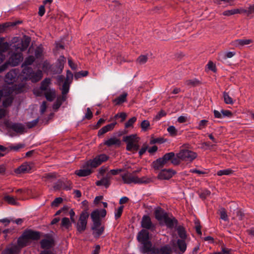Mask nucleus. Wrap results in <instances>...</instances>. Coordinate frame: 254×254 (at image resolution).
<instances>
[{"label": "nucleus", "instance_id": "41", "mask_svg": "<svg viewBox=\"0 0 254 254\" xmlns=\"http://www.w3.org/2000/svg\"><path fill=\"white\" fill-rule=\"evenodd\" d=\"M35 61V58L33 56H29L28 58H27L25 61H24V63L22 64V66H25L24 67H27V65H31L33 64V63Z\"/></svg>", "mask_w": 254, "mask_h": 254}, {"label": "nucleus", "instance_id": "30", "mask_svg": "<svg viewBox=\"0 0 254 254\" xmlns=\"http://www.w3.org/2000/svg\"><path fill=\"white\" fill-rule=\"evenodd\" d=\"M31 39L29 37H25L24 39L22 40L20 43V46L17 47V49H20L21 51L25 50L28 47Z\"/></svg>", "mask_w": 254, "mask_h": 254}, {"label": "nucleus", "instance_id": "4", "mask_svg": "<svg viewBox=\"0 0 254 254\" xmlns=\"http://www.w3.org/2000/svg\"><path fill=\"white\" fill-rule=\"evenodd\" d=\"M123 140L127 143L126 149L127 150L134 152L138 150L139 138L136 134L125 136Z\"/></svg>", "mask_w": 254, "mask_h": 254}, {"label": "nucleus", "instance_id": "7", "mask_svg": "<svg viewBox=\"0 0 254 254\" xmlns=\"http://www.w3.org/2000/svg\"><path fill=\"white\" fill-rule=\"evenodd\" d=\"M89 215L87 211H84L81 213L78 221L76 224V229L79 233H82L86 230Z\"/></svg>", "mask_w": 254, "mask_h": 254}, {"label": "nucleus", "instance_id": "23", "mask_svg": "<svg viewBox=\"0 0 254 254\" xmlns=\"http://www.w3.org/2000/svg\"><path fill=\"white\" fill-rule=\"evenodd\" d=\"M167 227L169 228H173L177 225L178 221L174 217L170 218L168 215L165 218L163 221Z\"/></svg>", "mask_w": 254, "mask_h": 254}, {"label": "nucleus", "instance_id": "45", "mask_svg": "<svg viewBox=\"0 0 254 254\" xmlns=\"http://www.w3.org/2000/svg\"><path fill=\"white\" fill-rule=\"evenodd\" d=\"M239 9H232L231 10H228L224 11L223 12V15L225 16H230L232 15H234L235 14L238 13L239 12Z\"/></svg>", "mask_w": 254, "mask_h": 254}, {"label": "nucleus", "instance_id": "10", "mask_svg": "<svg viewBox=\"0 0 254 254\" xmlns=\"http://www.w3.org/2000/svg\"><path fill=\"white\" fill-rule=\"evenodd\" d=\"M172 250L168 245L162 247L160 249L152 247L147 254H171Z\"/></svg>", "mask_w": 254, "mask_h": 254}, {"label": "nucleus", "instance_id": "63", "mask_svg": "<svg viewBox=\"0 0 254 254\" xmlns=\"http://www.w3.org/2000/svg\"><path fill=\"white\" fill-rule=\"evenodd\" d=\"M236 215L239 217V219L240 220H243L244 217V213L239 209H237L236 211Z\"/></svg>", "mask_w": 254, "mask_h": 254}, {"label": "nucleus", "instance_id": "29", "mask_svg": "<svg viewBox=\"0 0 254 254\" xmlns=\"http://www.w3.org/2000/svg\"><path fill=\"white\" fill-rule=\"evenodd\" d=\"M165 165H164L162 161L160 159V158L157 159V160L154 161L152 164L151 167L155 170L158 171L160 169H162L164 167Z\"/></svg>", "mask_w": 254, "mask_h": 254}, {"label": "nucleus", "instance_id": "14", "mask_svg": "<svg viewBox=\"0 0 254 254\" xmlns=\"http://www.w3.org/2000/svg\"><path fill=\"white\" fill-rule=\"evenodd\" d=\"M137 176L129 172L122 175V180L125 184H136Z\"/></svg>", "mask_w": 254, "mask_h": 254}, {"label": "nucleus", "instance_id": "6", "mask_svg": "<svg viewBox=\"0 0 254 254\" xmlns=\"http://www.w3.org/2000/svg\"><path fill=\"white\" fill-rule=\"evenodd\" d=\"M182 161L191 162L197 157L196 153L188 149H182L177 154Z\"/></svg>", "mask_w": 254, "mask_h": 254}, {"label": "nucleus", "instance_id": "56", "mask_svg": "<svg viewBox=\"0 0 254 254\" xmlns=\"http://www.w3.org/2000/svg\"><path fill=\"white\" fill-rule=\"evenodd\" d=\"M63 200L62 197H57L52 202L51 206L53 207H57L60 203L62 202Z\"/></svg>", "mask_w": 254, "mask_h": 254}, {"label": "nucleus", "instance_id": "2", "mask_svg": "<svg viewBox=\"0 0 254 254\" xmlns=\"http://www.w3.org/2000/svg\"><path fill=\"white\" fill-rule=\"evenodd\" d=\"M137 239L143 246L141 248V252L144 254H147L152 247V243L149 241V232L147 230L143 229L138 234Z\"/></svg>", "mask_w": 254, "mask_h": 254}, {"label": "nucleus", "instance_id": "53", "mask_svg": "<svg viewBox=\"0 0 254 254\" xmlns=\"http://www.w3.org/2000/svg\"><path fill=\"white\" fill-rule=\"evenodd\" d=\"M220 218L224 221L228 220V216L226 210L224 208H222L220 210Z\"/></svg>", "mask_w": 254, "mask_h": 254}, {"label": "nucleus", "instance_id": "33", "mask_svg": "<svg viewBox=\"0 0 254 254\" xmlns=\"http://www.w3.org/2000/svg\"><path fill=\"white\" fill-rule=\"evenodd\" d=\"M177 245L180 251L181 252V254H183L186 250L187 248V245L185 242V239L178 240Z\"/></svg>", "mask_w": 254, "mask_h": 254}, {"label": "nucleus", "instance_id": "20", "mask_svg": "<svg viewBox=\"0 0 254 254\" xmlns=\"http://www.w3.org/2000/svg\"><path fill=\"white\" fill-rule=\"evenodd\" d=\"M101 225V223L98 224L97 226H95V224H93L91 229L93 231V235L95 237H99L103 233L104 228Z\"/></svg>", "mask_w": 254, "mask_h": 254}, {"label": "nucleus", "instance_id": "16", "mask_svg": "<svg viewBox=\"0 0 254 254\" xmlns=\"http://www.w3.org/2000/svg\"><path fill=\"white\" fill-rule=\"evenodd\" d=\"M253 42L252 39H237L232 42L233 46L241 48L244 46L249 45Z\"/></svg>", "mask_w": 254, "mask_h": 254}, {"label": "nucleus", "instance_id": "47", "mask_svg": "<svg viewBox=\"0 0 254 254\" xmlns=\"http://www.w3.org/2000/svg\"><path fill=\"white\" fill-rule=\"evenodd\" d=\"M88 72L86 70H82L79 72H76L74 74V78L76 79H78V78L81 77H84L88 75Z\"/></svg>", "mask_w": 254, "mask_h": 254}, {"label": "nucleus", "instance_id": "36", "mask_svg": "<svg viewBox=\"0 0 254 254\" xmlns=\"http://www.w3.org/2000/svg\"><path fill=\"white\" fill-rule=\"evenodd\" d=\"M4 199L9 204L15 205H18V203L17 202L16 199L13 196L6 195L4 196Z\"/></svg>", "mask_w": 254, "mask_h": 254}, {"label": "nucleus", "instance_id": "51", "mask_svg": "<svg viewBox=\"0 0 254 254\" xmlns=\"http://www.w3.org/2000/svg\"><path fill=\"white\" fill-rule=\"evenodd\" d=\"M9 48V44L7 42L0 43V52L3 53L7 51Z\"/></svg>", "mask_w": 254, "mask_h": 254}, {"label": "nucleus", "instance_id": "28", "mask_svg": "<svg viewBox=\"0 0 254 254\" xmlns=\"http://www.w3.org/2000/svg\"><path fill=\"white\" fill-rule=\"evenodd\" d=\"M45 96L48 101L50 102L53 101L56 96L55 90L49 89V90L45 91Z\"/></svg>", "mask_w": 254, "mask_h": 254}, {"label": "nucleus", "instance_id": "50", "mask_svg": "<svg viewBox=\"0 0 254 254\" xmlns=\"http://www.w3.org/2000/svg\"><path fill=\"white\" fill-rule=\"evenodd\" d=\"M208 122V121L206 120H201L199 122V123L198 124V127H197L196 128L200 130H201V129L205 128L207 125Z\"/></svg>", "mask_w": 254, "mask_h": 254}, {"label": "nucleus", "instance_id": "24", "mask_svg": "<svg viewBox=\"0 0 254 254\" xmlns=\"http://www.w3.org/2000/svg\"><path fill=\"white\" fill-rule=\"evenodd\" d=\"M91 218L93 224H95V226L98 225V224H99V223H101L99 210L96 209L94 210L91 213Z\"/></svg>", "mask_w": 254, "mask_h": 254}, {"label": "nucleus", "instance_id": "12", "mask_svg": "<svg viewBox=\"0 0 254 254\" xmlns=\"http://www.w3.org/2000/svg\"><path fill=\"white\" fill-rule=\"evenodd\" d=\"M176 173L173 169H163L158 175L157 178L159 180H169Z\"/></svg>", "mask_w": 254, "mask_h": 254}, {"label": "nucleus", "instance_id": "11", "mask_svg": "<svg viewBox=\"0 0 254 254\" xmlns=\"http://www.w3.org/2000/svg\"><path fill=\"white\" fill-rule=\"evenodd\" d=\"M141 225L142 228L147 230L153 231L155 229V225L152 223L150 217L148 215L142 217Z\"/></svg>", "mask_w": 254, "mask_h": 254}, {"label": "nucleus", "instance_id": "35", "mask_svg": "<svg viewBox=\"0 0 254 254\" xmlns=\"http://www.w3.org/2000/svg\"><path fill=\"white\" fill-rule=\"evenodd\" d=\"M61 226L66 229H69L71 227V223L69 218L64 217L62 219Z\"/></svg>", "mask_w": 254, "mask_h": 254}, {"label": "nucleus", "instance_id": "55", "mask_svg": "<svg viewBox=\"0 0 254 254\" xmlns=\"http://www.w3.org/2000/svg\"><path fill=\"white\" fill-rule=\"evenodd\" d=\"M127 115L126 113H125L124 112H122V113H118V114H116L114 116V119L116 120L118 118H120L121 119V121L122 122H123V121H124L125 120V119L127 118Z\"/></svg>", "mask_w": 254, "mask_h": 254}, {"label": "nucleus", "instance_id": "31", "mask_svg": "<svg viewBox=\"0 0 254 254\" xmlns=\"http://www.w3.org/2000/svg\"><path fill=\"white\" fill-rule=\"evenodd\" d=\"M175 153L173 152L166 153L162 157L160 158L164 165H165L169 161L171 160L175 156Z\"/></svg>", "mask_w": 254, "mask_h": 254}, {"label": "nucleus", "instance_id": "13", "mask_svg": "<svg viewBox=\"0 0 254 254\" xmlns=\"http://www.w3.org/2000/svg\"><path fill=\"white\" fill-rule=\"evenodd\" d=\"M23 60L21 53H13L8 59L9 64L12 66L17 65Z\"/></svg>", "mask_w": 254, "mask_h": 254}, {"label": "nucleus", "instance_id": "52", "mask_svg": "<svg viewBox=\"0 0 254 254\" xmlns=\"http://www.w3.org/2000/svg\"><path fill=\"white\" fill-rule=\"evenodd\" d=\"M137 118L135 117H133L130 118L125 125L126 128H128L131 127L133 124L136 121Z\"/></svg>", "mask_w": 254, "mask_h": 254}, {"label": "nucleus", "instance_id": "5", "mask_svg": "<svg viewBox=\"0 0 254 254\" xmlns=\"http://www.w3.org/2000/svg\"><path fill=\"white\" fill-rule=\"evenodd\" d=\"M109 157L105 154H101L97 155L93 159H90L85 162V167H90V168H96L102 163L106 162Z\"/></svg>", "mask_w": 254, "mask_h": 254}, {"label": "nucleus", "instance_id": "39", "mask_svg": "<svg viewBox=\"0 0 254 254\" xmlns=\"http://www.w3.org/2000/svg\"><path fill=\"white\" fill-rule=\"evenodd\" d=\"M148 59L147 55H142L138 57L136 59V62L139 64H143L147 62Z\"/></svg>", "mask_w": 254, "mask_h": 254}, {"label": "nucleus", "instance_id": "27", "mask_svg": "<svg viewBox=\"0 0 254 254\" xmlns=\"http://www.w3.org/2000/svg\"><path fill=\"white\" fill-rule=\"evenodd\" d=\"M127 93L126 92L123 93L122 94L120 95L119 97L113 100V102L116 105H120L127 101Z\"/></svg>", "mask_w": 254, "mask_h": 254}, {"label": "nucleus", "instance_id": "44", "mask_svg": "<svg viewBox=\"0 0 254 254\" xmlns=\"http://www.w3.org/2000/svg\"><path fill=\"white\" fill-rule=\"evenodd\" d=\"M223 98L224 102L227 104H233L234 102L232 98L226 92L223 93Z\"/></svg>", "mask_w": 254, "mask_h": 254}, {"label": "nucleus", "instance_id": "21", "mask_svg": "<svg viewBox=\"0 0 254 254\" xmlns=\"http://www.w3.org/2000/svg\"><path fill=\"white\" fill-rule=\"evenodd\" d=\"M31 170V167L27 162L23 163L18 168L15 169V173L16 174L26 173Z\"/></svg>", "mask_w": 254, "mask_h": 254}, {"label": "nucleus", "instance_id": "60", "mask_svg": "<svg viewBox=\"0 0 254 254\" xmlns=\"http://www.w3.org/2000/svg\"><path fill=\"white\" fill-rule=\"evenodd\" d=\"M38 122V119L34 120L31 122H28L27 123V126L29 128H32L33 127H35L37 124Z\"/></svg>", "mask_w": 254, "mask_h": 254}, {"label": "nucleus", "instance_id": "15", "mask_svg": "<svg viewBox=\"0 0 254 254\" xmlns=\"http://www.w3.org/2000/svg\"><path fill=\"white\" fill-rule=\"evenodd\" d=\"M40 244L42 249H50L54 245V241L52 238L48 237L42 240Z\"/></svg>", "mask_w": 254, "mask_h": 254}, {"label": "nucleus", "instance_id": "9", "mask_svg": "<svg viewBox=\"0 0 254 254\" xmlns=\"http://www.w3.org/2000/svg\"><path fill=\"white\" fill-rule=\"evenodd\" d=\"M19 74V70L13 69L10 70L5 76L4 81L8 84H12L16 81Z\"/></svg>", "mask_w": 254, "mask_h": 254}, {"label": "nucleus", "instance_id": "17", "mask_svg": "<svg viewBox=\"0 0 254 254\" xmlns=\"http://www.w3.org/2000/svg\"><path fill=\"white\" fill-rule=\"evenodd\" d=\"M85 163L83 165V169L76 170L75 172L76 175L79 177H86L92 173V170L90 167H85Z\"/></svg>", "mask_w": 254, "mask_h": 254}, {"label": "nucleus", "instance_id": "3", "mask_svg": "<svg viewBox=\"0 0 254 254\" xmlns=\"http://www.w3.org/2000/svg\"><path fill=\"white\" fill-rule=\"evenodd\" d=\"M22 73L24 75V79L31 80L33 82H37L42 78L43 73L41 70H38L34 72L31 67H24L22 70Z\"/></svg>", "mask_w": 254, "mask_h": 254}, {"label": "nucleus", "instance_id": "46", "mask_svg": "<svg viewBox=\"0 0 254 254\" xmlns=\"http://www.w3.org/2000/svg\"><path fill=\"white\" fill-rule=\"evenodd\" d=\"M13 100V98L11 96L6 98L2 102L3 107H7L9 106L12 104Z\"/></svg>", "mask_w": 254, "mask_h": 254}, {"label": "nucleus", "instance_id": "18", "mask_svg": "<svg viewBox=\"0 0 254 254\" xmlns=\"http://www.w3.org/2000/svg\"><path fill=\"white\" fill-rule=\"evenodd\" d=\"M111 177L110 174H107L105 177H103L101 180L98 181L96 182V185L97 186H104L106 188H107L110 185V180Z\"/></svg>", "mask_w": 254, "mask_h": 254}, {"label": "nucleus", "instance_id": "49", "mask_svg": "<svg viewBox=\"0 0 254 254\" xmlns=\"http://www.w3.org/2000/svg\"><path fill=\"white\" fill-rule=\"evenodd\" d=\"M141 127L143 131H146L150 127V123L147 120H144L141 123Z\"/></svg>", "mask_w": 254, "mask_h": 254}, {"label": "nucleus", "instance_id": "54", "mask_svg": "<svg viewBox=\"0 0 254 254\" xmlns=\"http://www.w3.org/2000/svg\"><path fill=\"white\" fill-rule=\"evenodd\" d=\"M123 209H124V206H121L118 208V209L115 212V217L116 219H118L121 216V215L123 211Z\"/></svg>", "mask_w": 254, "mask_h": 254}, {"label": "nucleus", "instance_id": "42", "mask_svg": "<svg viewBox=\"0 0 254 254\" xmlns=\"http://www.w3.org/2000/svg\"><path fill=\"white\" fill-rule=\"evenodd\" d=\"M233 172V171L231 169H224L218 171L217 173V175L219 176L229 175L232 174Z\"/></svg>", "mask_w": 254, "mask_h": 254}, {"label": "nucleus", "instance_id": "62", "mask_svg": "<svg viewBox=\"0 0 254 254\" xmlns=\"http://www.w3.org/2000/svg\"><path fill=\"white\" fill-rule=\"evenodd\" d=\"M195 230H196L197 233L199 235H201V226L200 225L199 222L196 221L195 222Z\"/></svg>", "mask_w": 254, "mask_h": 254}, {"label": "nucleus", "instance_id": "1", "mask_svg": "<svg viewBox=\"0 0 254 254\" xmlns=\"http://www.w3.org/2000/svg\"><path fill=\"white\" fill-rule=\"evenodd\" d=\"M40 234L38 232L31 230L25 231L22 235L18 239L17 247L19 249V252L21 248L29 245L31 240H37L40 239Z\"/></svg>", "mask_w": 254, "mask_h": 254}, {"label": "nucleus", "instance_id": "34", "mask_svg": "<svg viewBox=\"0 0 254 254\" xmlns=\"http://www.w3.org/2000/svg\"><path fill=\"white\" fill-rule=\"evenodd\" d=\"M152 182L151 178H148L147 176H143L141 178L137 177L136 184H147Z\"/></svg>", "mask_w": 254, "mask_h": 254}, {"label": "nucleus", "instance_id": "8", "mask_svg": "<svg viewBox=\"0 0 254 254\" xmlns=\"http://www.w3.org/2000/svg\"><path fill=\"white\" fill-rule=\"evenodd\" d=\"M6 127L17 133L23 134L25 132L24 126L21 123L8 122L6 123Z\"/></svg>", "mask_w": 254, "mask_h": 254}, {"label": "nucleus", "instance_id": "37", "mask_svg": "<svg viewBox=\"0 0 254 254\" xmlns=\"http://www.w3.org/2000/svg\"><path fill=\"white\" fill-rule=\"evenodd\" d=\"M25 145L24 143H18L15 145H10L8 148L10 150L14 151H18L20 149L25 147Z\"/></svg>", "mask_w": 254, "mask_h": 254}, {"label": "nucleus", "instance_id": "64", "mask_svg": "<svg viewBox=\"0 0 254 254\" xmlns=\"http://www.w3.org/2000/svg\"><path fill=\"white\" fill-rule=\"evenodd\" d=\"M207 67L208 69H210L213 71H215L216 69L215 65L213 64V62L210 61L207 64Z\"/></svg>", "mask_w": 254, "mask_h": 254}, {"label": "nucleus", "instance_id": "58", "mask_svg": "<svg viewBox=\"0 0 254 254\" xmlns=\"http://www.w3.org/2000/svg\"><path fill=\"white\" fill-rule=\"evenodd\" d=\"M166 115V113L164 111L161 110L156 115L155 119L156 120H159L162 117H165Z\"/></svg>", "mask_w": 254, "mask_h": 254}, {"label": "nucleus", "instance_id": "59", "mask_svg": "<svg viewBox=\"0 0 254 254\" xmlns=\"http://www.w3.org/2000/svg\"><path fill=\"white\" fill-rule=\"evenodd\" d=\"M148 149V145L146 144H144L140 150L139 151V156L141 157L147 150Z\"/></svg>", "mask_w": 254, "mask_h": 254}, {"label": "nucleus", "instance_id": "38", "mask_svg": "<svg viewBox=\"0 0 254 254\" xmlns=\"http://www.w3.org/2000/svg\"><path fill=\"white\" fill-rule=\"evenodd\" d=\"M177 230L178 234L181 238L182 239H185L186 238L187 235L186 231L183 227L181 226H178L177 227Z\"/></svg>", "mask_w": 254, "mask_h": 254}, {"label": "nucleus", "instance_id": "61", "mask_svg": "<svg viewBox=\"0 0 254 254\" xmlns=\"http://www.w3.org/2000/svg\"><path fill=\"white\" fill-rule=\"evenodd\" d=\"M180 160L181 159L178 158V157H177V156L176 155V157H175V156L172 158V159H171V163L175 165H179L180 163Z\"/></svg>", "mask_w": 254, "mask_h": 254}, {"label": "nucleus", "instance_id": "19", "mask_svg": "<svg viewBox=\"0 0 254 254\" xmlns=\"http://www.w3.org/2000/svg\"><path fill=\"white\" fill-rule=\"evenodd\" d=\"M19 253V249L16 245L11 244L7 247L1 254H18Z\"/></svg>", "mask_w": 254, "mask_h": 254}, {"label": "nucleus", "instance_id": "43", "mask_svg": "<svg viewBox=\"0 0 254 254\" xmlns=\"http://www.w3.org/2000/svg\"><path fill=\"white\" fill-rule=\"evenodd\" d=\"M199 83L198 80L196 79H188L185 81V84L189 87L195 86Z\"/></svg>", "mask_w": 254, "mask_h": 254}, {"label": "nucleus", "instance_id": "40", "mask_svg": "<svg viewBox=\"0 0 254 254\" xmlns=\"http://www.w3.org/2000/svg\"><path fill=\"white\" fill-rule=\"evenodd\" d=\"M69 83L70 82L64 81L62 88V92L63 95L68 93L69 88Z\"/></svg>", "mask_w": 254, "mask_h": 254}, {"label": "nucleus", "instance_id": "48", "mask_svg": "<svg viewBox=\"0 0 254 254\" xmlns=\"http://www.w3.org/2000/svg\"><path fill=\"white\" fill-rule=\"evenodd\" d=\"M167 131H168L169 134L172 136H175L177 134V130L173 126H170L167 128Z\"/></svg>", "mask_w": 254, "mask_h": 254}, {"label": "nucleus", "instance_id": "32", "mask_svg": "<svg viewBox=\"0 0 254 254\" xmlns=\"http://www.w3.org/2000/svg\"><path fill=\"white\" fill-rule=\"evenodd\" d=\"M50 84L51 79L50 78H45L41 83L40 89L42 91H47V90H49L48 88Z\"/></svg>", "mask_w": 254, "mask_h": 254}, {"label": "nucleus", "instance_id": "57", "mask_svg": "<svg viewBox=\"0 0 254 254\" xmlns=\"http://www.w3.org/2000/svg\"><path fill=\"white\" fill-rule=\"evenodd\" d=\"M93 117L92 112L89 108L86 109V113L85 114L84 118L87 120H90Z\"/></svg>", "mask_w": 254, "mask_h": 254}, {"label": "nucleus", "instance_id": "25", "mask_svg": "<svg viewBox=\"0 0 254 254\" xmlns=\"http://www.w3.org/2000/svg\"><path fill=\"white\" fill-rule=\"evenodd\" d=\"M116 124L117 123L116 122L112 123L111 124H108L103 127L98 131V135L99 136L103 135L104 133L107 132L108 131L112 130L115 127V126L116 125Z\"/></svg>", "mask_w": 254, "mask_h": 254}, {"label": "nucleus", "instance_id": "26", "mask_svg": "<svg viewBox=\"0 0 254 254\" xmlns=\"http://www.w3.org/2000/svg\"><path fill=\"white\" fill-rule=\"evenodd\" d=\"M104 144L108 147H110L113 145L119 146L121 144V140L117 137H112L105 141Z\"/></svg>", "mask_w": 254, "mask_h": 254}, {"label": "nucleus", "instance_id": "22", "mask_svg": "<svg viewBox=\"0 0 254 254\" xmlns=\"http://www.w3.org/2000/svg\"><path fill=\"white\" fill-rule=\"evenodd\" d=\"M168 215L162 209L159 208L155 211V216L156 219L158 221H164L165 218Z\"/></svg>", "mask_w": 254, "mask_h": 254}]
</instances>
